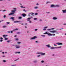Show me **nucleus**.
<instances>
[{
	"label": "nucleus",
	"mask_w": 66,
	"mask_h": 66,
	"mask_svg": "<svg viewBox=\"0 0 66 66\" xmlns=\"http://www.w3.org/2000/svg\"><path fill=\"white\" fill-rule=\"evenodd\" d=\"M50 32H51V33H54L55 32L56 34H59V32L57 31L56 30H53L52 31H50Z\"/></svg>",
	"instance_id": "f257e3e1"
},
{
	"label": "nucleus",
	"mask_w": 66,
	"mask_h": 66,
	"mask_svg": "<svg viewBox=\"0 0 66 66\" xmlns=\"http://www.w3.org/2000/svg\"><path fill=\"white\" fill-rule=\"evenodd\" d=\"M12 12H13L12 13H10L9 15V16H10V15H13L14 14L15 12H16L15 10H13L12 11Z\"/></svg>",
	"instance_id": "f03ea898"
},
{
	"label": "nucleus",
	"mask_w": 66,
	"mask_h": 66,
	"mask_svg": "<svg viewBox=\"0 0 66 66\" xmlns=\"http://www.w3.org/2000/svg\"><path fill=\"white\" fill-rule=\"evenodd\" d=\"M36 54H40L41 55H45L46 54L45 53L43 52H37L36 53Z\"/></svg>",
	"instance_id": "7ed1b4c3"
},
{
	"label": "nucleus",
	"mask_w": 66,
	"mask_h": 66,
	"mask_svg": "<svg viewBox=\"0 0 66 66\" xmlns=\"http://www.w3.org/2000/svg\"><path fill=\"white\" fill-rule=\"evenodd\" d=\"M37 37L36 36H34L33 37L31 38L30 39V40H32L33 39H35L36 38H37Z\"/></svg>",
	"instance_id": "20e7f679"
},
{
	"label": "nucleus",
	"mask_w": 66,
	"mask_h": 66,
	"mask_svg": "<svg viewBox=\"0 0 66 66\" xmlns=\"http://www.w3.org/2000/svg\"><path fill=\"white\" fill-rule=\"evenodd\" d=\"M48 28V26H46L44 27V29H43V31H46L47 29Z\"/></svg>",
	"instance_id": "39448f33"
},
{
	"label": "nucleus",
	"mask_w": 66,
	"mask_h": 66,
	"mask_svg": "<svg viewBox=\"0 0 66 66\" xmlns=\"http://www.w3.org/2000/svg\"><path fill=\"white\" fill-rule=\"evenodd\" d=\"M33 14H34V13L33 12L30 13H29L28 16H30V15L32 16V15H33Z\"/></svg>",
	"instance_id": "423d86ee"
},
{
	"label": "nucleus",
	"mask_w": 66,
	"mask_h": 66,
	"mask_svg": "<svg viewBox=\"0 0 66 66\" xmlns=\"http://www.w3.org/2000/svg\"><path fill=\"white\" fill-rule=\"evenodd\" d=\"M52 19L54 20H56V19H57V18L56 17H54Z\"/></svg>",
	"instance_id": "0eeeda50"
},
{
	"label": "nucleus",
	"mask_w": 66,
	"mask_h": 66,
	"mask_svg": "<svg viewBox=\"0 0 66 66\" xmlns=\"http://www.w3.org/2000/svg\"><path fill=\"white\" fill-rule=\"evenodd\" d=\"M15 18L14 17H12L10 18V19H12V21H14V19Z\"/></svg>",
	"instance_id": "6e6552de"
},
{
	"label": "nucleus",
	"mask_w": 66,
	"mask_h": 66,
	"mask_svg": "<svg viewBox=\"0 0 66 66\" xmlns=\"http://www.w3.org/2000/svg\"><path fill=\"white\" fill-rule=\"evenodd\" d=\"M46 47H48V48H51V47L50 45V44H48L46 45Z\"/></svg>",
	"instance_id": "1a4fd4ad"
},
{
	"label": "nucleus",
	"mask_w": 66,
	"mask_h": 66,
	"mask_svg": "<svg viewBox=\"0 0 66 66\" xmlns=\"http://www.w3.org/2000/svg\"><path fill=\"white\" fill-rule=\"evenodd\" d=\"M15 48L16 49H19L20 48V47L19 46H18L17 45H16L15 46Z\"/></svg>",
	"instance_id": "9d476101"
},
{
	"label": "nucleus",
	"mask_w": 66,
	"mask_h": 66,
	"mask_svg": "<svg viewBox=\"0 0 66 66\" xmlns=\"http://www.w3.org/2000/svg\"><path fill=\"white\" fill-rule=\"evenodd\" d=\"M56 44H57L58 45H63V44H62V43H56Z\"/></svg>",
	"instance_id": "9b49d317"
},
{
	"label": "nucleus",
	"mask_w": 66,
	"mask_h": 66,
	"mask_svg": "<svg viewBox=\"0 0 66 66\" xmlns=\"http://www.w3.org/2000/svg\"><path fill=\"white\" fill-rule=\"evenodd\" d=\"M21 21H15L13 22L14 23H17L18 22H20Z\"/></svg>",
	"instance_id": "f8f14e48"
},
{
	"label": "nucleus",
	"mask_w": 66,
	"mask_h": 66,
	"mask_svg": "<svg viewBox=\"0 0 66 66\" xmlns=\"http://www.w3.org/2000/svg\"><path fill=\"white\" fill-rule=\"evenodd\" d=\"M50 7H55V5L53 4L51 5Z\"/></svg>",
	"instance_id": "ddd939ff"
},
{
	"label": "nucleus",
	"mask_w": 66,
	"mask_h": 66,
	"mask_svg": "<svg viewBox=\"0 0 66 66\" xmlns=\"http://www.w3.org/2000/svg\"><path fill=\"white\" fill-rule=\"evenodd\" d=\"M63 13H66V10H62V11Z\"/></svg>",
	"instance_id": "4468645a"
},
{
	"label": "nucleus",
	"mask_w": 66,
	"mask_h": 66,
	"mask_svg": "<svg viewBox=\"0 0 66 66\" xmlns=\"http://www.w3.org/2000/svg\"><path fill=\"white\" fill-rule=\"evenodd\" d=\"M54 28H52L51 29H47V31H50L51 30H54Z\"/></svg>",
	"instance_id": "2eb2a0df"
},
{
	"label": "nucleus",
	"mask_w": 66,
	"mask_h": 66,
	"mask_svg": "<svg viewBox=\"0 0 66 66\" xmlns=\"http://www.w3.org/2000/svg\"><path fill=\"white\" fill-rule=\"evenodd\" d=\"M33 62L34 63H37V60H35L33 61Z\"/></svg>",
	"instance_id": "dca6fc26"
},
{
	"label": "nucleus",
	"mask_w": 66,
	"mask_h": 66,
	"mask_svg": "<svg viewBox=\"0 0 66 66\" xmlns=\"http://www.w3.org/2000/svg\"><path fill=\"white\" fill-rule=\"evenodd\" d=\"M7 36V35H3V36L4 38H6V36Z\"/></svg>",
	"instance_id": "f3484780"
},
{
	"label": "nucleus",
	"mask_w": 66,
	"mask_h": 66,
	"mask_svg": "<svg viewBox=\"0 0 66 66\" xmlns=\"http://www.w3.org/2000/svg\"><path fill=\"white\" fill-rule=\"evenodd\" d=\"M51 49H56V47H52L50 48Z\"/></svg>",
	"instance_id": "a211bd4d"
},
{
	"label": "nucleus",
	"mask_w": 66,
	"mask_h": 66,
	"mask_svg": "<svg viewBox=\"0 0 66 66\" xmlns=\"http://www.w3.org/2000/svg\"><path fill=\"white\" fill-rule=\"evenodd\" d=\"M22 15L23 17H25L26 16V14L23 13L22 14Z\"/></svg>",
	"instance_id": "6ab92c4d"
},
{
	"label": "nucleus",
	"mask_w": 66,
	"mask_h": 66,
	"mask_svg": "<svg viewBox=\"0 0 66 66\" xmlns=\"http://www.w3.org/2000/svg\"><path fill=\"white\" fill-rule=\"evenodd\" d=\"M15 54H17V53H18V54H20V52H15Z\"/></svg>",
	"instance_id": "aec40b11"
},
{
	"label": "nucleus",
	"mask_w": 66,
	"mask_h": 66,
	"mask_svg": "<svg viewBox=\"0 0 66 66\" xmlns=\"http://www.w3.org/2000/svg\"><path fill=\"white\" fill-rule=\"evenodd\" d=\"M27 20L28 21H30V19L29 18H28L27 19Z\"/></svg>",
	"instance_id": "412c9836"
},
{
	"label": "nucleus",
	"mask_w": 66,
	"mask_h": 66,
	"mask_svg": "<svg viewBox=\"0 0 66 66\" xmlns=\"http://www.w3.org/2000/svg\"><path fill=\"white\" fill-rule=\"evenodd\" d=\"M56 47V49H58L59 48H62V46H60L59 47Z\"/></svg>",
	"instance_id": "4be33fe9"
},
{
	"label": "nucleus",
	"mask_w": 66,
	"mask_h": 66,
	"mask_svg": "<svg viewBox=\"0 0 66 66\" xmlns=\"http://www.w3.org/2000/svg\"><path fill=\"white\" fill-rule=\"evenodd\" d=\"M48 36H52V34L50 33H48Z\"/></svg>",
	"instance_id": "5701e85b"
},
{
	"label": "nucleus",
	"mask_w": 66,
	"mask_h": 66,
	"mask_svg": "<svg viewBox=\"0 0 66 66\" xmlns=\"http://www.w3.org/2000/svg\"><path fill=\"white\" fill-rule=\"evenodd\" d=\"M55 7H60V6L59 5H55Z\"/></svg>",
	"instance_id": "b1692460"
},
{
	"label": "nucleus",
	"mask_w": 66,
	"mask_h": 66,
	"mask_svg": "<svg viewBox=\"0 0 66 66\" xmlns=\"http://www.w3.org/2000/svg\"><path fill=\"white\" fill-rule=\"evenodd\" d=\"M41 36H42V37H46V36L45 35H41Z\"/></svg>",
	"instance_id": "393cba45"
},
{
	"label": "nucleus",
	"mask_w": 66,
	"mask_h": 66,
	"mask_svg": "<svg viewBox=\"0 0 66 66\" xmlns=\"http://www.w3.org/2000/svg\"><path fill=\"white\" fill-rule=\"evenodd\" d=\"M48 3H51L50 2L48 1L46 2V4H48Z\"/></svg>",
	"instance_id": "a878e982"
},
{
	"label": "nucleus",
	"mask_w": 66,
	"mask_h": 66,
	"mask_svg": "<svg viewBox=\"0 0 66 66\" xmlns=\"http://www.w3.org/2000/svg\"><path fill=\"white\" fill-rule=\"evenodd\" d=\"M38 8V7L37 6H36L34 7V9H37Z\"/></svg>",
	"instance_id": "bb28decb"
},
{
	"label": "nucleus",
	"mask_w": 66,
	"mask_h": 66,
	"mask_svg": "<svg viewBox=\"0 0 66 66\" xmlns=\"http://www.w3.org/2000/svg\"><path fill=\"white\" fill-rule=\"evenodd\" d=\"M41 62L42 63H43L45 62V61L44 60H42L41 61Z\"/></svg>",
	"instance_id": "cd10ccee"
},
{
	"label": "nucleus",
	"mask_w": 66,
	"mask_h": 66,
	"mask_svg": "<svg viewBox=\"0 0 66 66\" xmlns=\"http://www.w3.org/2000/svg\"><path fill=\"white\" fill-rule=\"evenodd\" d=\"M37 20V18H34V20Z\"/></svg>",
	"instance_id": "c85d7f7f"
},
{
	"label": "nucleus",
	"mask_w": 66,
	"mask_h": 66,
	"mask_svg": "<svg viewBox=\"0 0 66 66\" xmlns=\"http://www.w3.org/2000/svg\"><path fill=\"white\" fill-rule=\"evenodd\" d=\"M19 60V58H18V59H16L14 61V62H15V61H17V60Z\"/></svg>",
	"instance_id": "c756f323"
},
{
	"label": "nucleus",
	"mask_w": 66,
	"mask_h": 66,
	"mask_svg": "<svg viewBox=\"0 0 66 66\" xmlns=\"http://www.w3.org/2000/svg\"><path fill=\"white\" fill-rule=\"evenodd\" d=\"M22 17L21 16H20L19 17V19H22Z\"/></svg>",
	"instance_id": "7c9ffc66"
},
{
	"label": "nucleus",
	"mask_w": 66,
	"mask_h": 66,
	"mask_svg": "<svg viewBox=\"0 0 66 66\" xmlns=\"http://www.w3.org/2000/svg\"><path fill=\"white\" fill-rule=\"evenodd\" d=\"M17 34H21V32H17L16 33Z\"/></svg>",
	"instance_id": "2f4dec72"
},
{
	"label": "nucleus",
	"mask_w": 66,
	"mask_h": 66,
	"mask_svg": "<svg viewBox=\"0 0 66 66\" xmlns=\"http://www.w3.org/2000/svg\"><path fill=\"white\" fill-rule=\"evenodd\" d=\"M35 43H37V44L38 43V41H35Z\"/></svg>",
	"instance_id": "473e14b6"
},
{
	"label": "nucleus",
	"mask_w": 66,
	"mask_h": 66,
	"mask_svg": "<svg viewBox=\"0 0 66 66\" xmlns=\"http://www.w3.org/2000/svg\"><path fill=\"white\" fill-rule=\"evenodd\" d=\"M3 28H6V26H3Z\"/></svg>",
	"instance_id": "72a5a7b5"
},
{
	"label": "nucleus",
	"mask_w": 66,
	"mask_h": 66,
	"mask_svg": "<svg viewBox=\"0 0 66 66\" xmlns=\"http://www.w3.org/2000/svg\"><path fill=\"white\" fill-rule=\"evenodd\" d=\"M15 30H16V31H17L18 30V28H16L15 29H14L13 30V31H15Z\"/></svg>",
	"instance_id": "f704fd0d"
},
{
	"label": "nucleus",
	"mask_w": 66,
	"mask_h": 66,
	"mask_svg": "<svg viewBox=\"0 0 66 66\" xmlns=\"http://www.w3.org/2000/svg\"><path fill=\"white\" fill-rule=\"evenodd\" d=\"M44 34H47V35H48V33H47V32H45V33H44Z\"/></svg>",
	"instance_id": "c9c22d12"
},
{
	"label": "nucleus",
	"mask_w": 66,
	"mask_h": 66,
	"mask_svg": "<svg viewBox=\"0 0 66 66\" xmlns=\"http://www.w3.org/2000/svg\"><path fill=\"white\" fill-rule=\"evenodd\" d=\"M40 55H38L37 56V57H40Z\"/></svg>",
	"instance_id": "e433bc0d"
},
{
	"label": "nucleus",
	"mask_w": 66,
	"mask_h": 66,
	"mask_svg": "<svg viewBox=\"0 0 66 66\" xmlns=\"http://www.w3.org/2000/svg\"><path fill=\"white\" fill-rule=\"evenodd\" d=\"M21 8H25V7H23V6H21Z\"/></svg>",
	"instance_id": "4c0bfd02"
},
{
	"label": "nucleus",
	"mask_w": 66,
	"mask_h": 66,
	"mask_svg": "<svg viewBox=\"0 0 66 66\" xmlns=\"http://www.w3.org/2000/svg\"><path fill=\"white\" fill-rule=\"evenodd\" d=\"M8 39V38H5V40H7Z\"/></svg>",
	"instance_id": "58836bf2"
},
{
	"label": "nucleus",
	"mask_w": 66,
	"mask_h": 66,
	"mask_svg": "<svg viewBox=\"0 0 66 66\" xmlns=\"http://www.w3.org/2000/svg\"><path fill=\"white\" fill-rule=\"evenodd\" d=\"M19 40V39L18 38H16L15 39V40Z\"/></svg>",
	"instance_id": "ea45409f"
},
{
	"label": "nucleus",
	"mask_w": 66,
	"mask_h": 66,
	"mask_svg": "<svg viewBox=\"0 0 66 66\" xmlns=\"http://www.w3.org/2000/svg\"><path fill=\"white\" fill-rule=\"evenodd\" d=\"M3 62H4V63H5V62H6V61L5 60H3Z\"/></svg>",
	"instance_id": "a19ab883"
},
{
	"label": "nucleus",
	"mask_w": 66,
	"mask_h": 66,
	"mask_svg": "<svg viewBox=\"0 0 66 66\" xmlns=\"http://www.w3.org/2000/svg\"><path fill=\"white\" fill-rule=\"evenodd\" d=\"M17 43L18 44H21V42H19Z\"/></svg>",
	"instance_id": "79ce46f5"
},
{
	"label": "nucleus",
	"mask_w": 66,
	"mask_h": 66,
	"mask_svg": "<svg viewBox=\"0 0 66 66\" xmlns=\"http://www.w3.org/2000/svg\"><path fill=\"white\" fill-rule=\"evenodd\" d=\"M10 40H7V42L8 43H10Z\"/></svg>",
	"instance_id": "37998d69"
},
{
	"label": "nucleus",
	"mask_w": 66,
	"mask_h": 66,
	"mask_svg": "<svg viewBox=\"0 0 66 66\" xmlns=\"http://www.w3.org/2000/svg\"><path fill=\"white\" fill-rule=\"evenodd\" d=\"M6 23H7V24H10V22H6Z\"/></svg>",
	"instance_id": "c03bdc74"
},
{
	"label": "nucleus",
	"mask_w": 66,
	"mask_h": 66,
	"mask_svg": "<svg viewBox=\"0 0 66 66\" xmlns=\"http://www.w3.org/2000/svg\"><path fill=\"white\" fill-rule=\"evenodd\" d=\"M37 30H38V29H35V31H37Z\"/></svg>",
	"instance_id": "a18cd8bd"
},
{
	"label": "nucleus",
	"mask_w": 66,
	"mask_h": 66,
	"mask_svg": "<svg viewBox=\"0 0 66 66\" xmlns=\"http://www.w3.org/2000/svg\"><path fill=\"white\" fill-rule=\"evenodd\" d=\"M35 15H37L38 13H36L35 14Z\"/></svg>",
	"instance_id": "49530a36"
},
{
	"label": "nucleus",
	"mask_w": 66,
	"mask_h": 66,
	"mask_svg": "<svg viewBox=\"0 0 66 66\" xmlns=\"http://www.w3.org/2000/svg\"><path fill=\"white\" fill-rule=\"evenodd\" d=\"M19 23V24H21V25H23V23Z\"/></svg>",
	"instance_id": "de8ad7c7"
},
{
	"label": "nucleus",
	"mask_w": 66,
	"mask_h": 66,
	"mask_svg": "<svg viewBox=\"0 0 66 66\" xmlns=\"http://www.w3.org/2000/svg\"><path fill=\"white\" fill-rule=\"evenodd\" d=\"M13 31H10V32L11 33H13Z\"/></svg>",
	"instance_id": "09e8293b"
},
{
	"label": "nucleus",
	"mask_w": 66,
	"mask_h": 66,
	"mask_svg": "<svg viewBox=\"0 0 66 66\" xmlns=\"http://www.w3.org/2000/svg\"><path fill=\"white\" fill-rule=\"evenodd\" d=\"M43 21V20L42 19H40L39 20V21L40 22V21Z\"/></svg>",
	"instance_id": "8fccbe9b"
},
{
	"label": "nucleus",
	"mask_w": 66,
	"mask_h": 66,
	"mask_svg": "<svg viewBox=\"0 0 66 66\" xmlns=\"http://www.w3.org/2000/svg\"><path fill=\"white\" fill-rule=\"evenodd\" d=\"M3 17L4 18H5V17H6V15H4L3 16Z\"/></svg>",
	"instance_id": "3c124183"
},
{
	"label": "nucleus",
	"mask_w": 66,
	"mask_h": 66,
	"mask_svg": "<svg viewBox=\"0 0 66 66\" xmlns=\"http://www.w3.org/2000/svg\"><path fill=\"white\" fill-rule=\"evenodd\" d=\"M2 41H3V40H2V39H1V40H0V42H2Z\"/></svg>",
	"instance_id": "603ef678"
},
{
	"label": "nucleus",
	"mask_w": 66,
	"mask_h": 66,
	"mask_svg": "<svg viewBox=\"0 0 66 66\" xmlns=\"http://www.w3.org/2000/svg\"><path fill=\"white\" fill-rule=\"evenodd\" d=\"M29 18L30 19H31V18H33V17L32 16H31L30 17V18Z\"/></svg>",
	"instance_id": "864d4df0"
},
{
	"label": "nucleus",
	"mask_w": 66,
	"mask_h": 66,
	"mask_svg": "<svg viewBox=\"0 0 66 66\" xmlns=\"http://www.w3.org/2000/svg\"><path fill=\"white\" fill-rule=\"evenodd\" d=\"M2 57H5V55H3L2 56Z\"/></svg>",
	"instance_id": "5fc2aeb1"
},
{
	"label": "nucleus",
	"mask_w": 66,
	"mask_h": 66,
	"mask_svg": "<svg viewBox=\"0 0 66 66\" xmlns=\"http://www.w3.org/2000/svg\"><path fill=\"white\" fill-rule=\"evenodd\" d=\"M47 14H50V12H46Z\"/></svg>",
	"instance_id": "6e6d98bb"
},
{
	"label": "nucleus",
	"mask_w": 66,
	"mask_h": 66,
	"mask_svg": "<svg viewBox=\"0 0 66 66\" xmlns=\"http://www.w3.org/2000/svg\"><path fill=\"white\" fill-rule=\"evenodd\" d=\"M55 34H52V36H55Z\"/></svg>",
	"instance_id": "4d7b16f0"
},
{
	"label": "nucleus",
	"mask_w": 66,
	"mask_h": 66,
	"mask_svg": "<svg viewBox=\"0 0 66 66\" xmlns=\"http://www.w3.org/2000/svg\"><path fill=\"white\" fill-rule=\"evenodd\" d=\"M52 55L53 56H55V55L54 54H52Z\"/></svg>",
	"instance_id": "13d9d810"
},
{
	"label": "nucleus",
	"mask_w": 66,
	"mask_h": 66,
	"mask_svg": "<svg viewBox=\"0 0 66 66\" xmlns=\"http://www.w3.org/2000/svg\"><path fill=\"white\" fill-rule=\"evenodd\" d=\"M16 66V65H11V66Z\"/></svg>",
	"instance_id": "bf43d9fd"
},
{
	"label": "nucleus",
	"mask_w": 66,
	"mask_h": 66,
	"mask_svg": "<svg viewBox=\"0 0 66 66\" xmlns=\"http://www.w3.org/2000/svg\"><path fill=\"white\" fill-rule=\"evenodd\" d=\"M1 39H3V38H2V37H1L0 38Z\"/></svg>",
	"instance_id": "052dcab7"
},
{
	"label": "nucleus",
	"mask_w": 66,
	"mask_h": 66,
	"mask_svg": "<svg viewBox=\"0 0 66 66\" xmlns=\"http://www.w3.org/2000/svg\"><path fill=\"white\" fill-rule=\"evenodd\" d=\"M23 11H24V12H27L26 11L25 9H24L23 10Z\"/></svg>",
	"instance_id": "680f3d73"
},
{
	"label": "nucleus",
	"mask_w": 66,
	"mask_h": 66,
	"mask_svg": "<svg viewBox=\"0 0 66 66\" xmlns=\"http://www.w3.org/2000/svg\"><path fill=\"white\" fill-rule=\"evenodd\" d=\"M14 37H17V35H15L14 36Z\"/></svg>",
	"instance_id": "e2e57ef3"
},
{
	"label": "nucleus",
	"mask_w": 66,
	"mask_h": 66,
	"mask_svg": "<svg viewBox=\"0 0 66 66\" xmlns=\"http://www.w3.org/2000/svg\"><path fill=\"white\" fill-rule=\"evenodd\" d=\"M13 10H16V8H13Z\"/></svg>",
	"instance_id": "0e129e2a"
},
{
	"label": "nucleus",
	"mask_w": 66,
	"mask_h": 66,
	"mask_svg": "<svg viewBox=\"0 0 66 66\" xmlns=\"http://www.w3.org/2000/svg\"><path fill=\"white\" fill-rule=\"evenodd\" d=\"M29 23H32V22L31 21H29Z\"/></svg>",
	"instance_id": "69168bd1"
},
{
	"label": "nucleus",
	"mask_w": 66,
	"mask_h": 66,
	"mask_svg": "<svg viewBox=\"0 0 66 66\" xmlns=\"http://www.w3.org/2000/svg\"><path fill=\"white\" fill-rule=\"evenodd\" d=\"M39 5V4L38 3H37L36 4V5Z\"/></svg>",
	"instance_id": "338daca9"
},
{
	"label": "nucleus",
	"mask_w": 66,
	"mask_h": 66,
	"mask_svg": "<svg viewBox=\"0 0 66 66\" xmlns=\"http://www.w3.org/2000/svg\"><path fill=\"white\" fill-rule=\"evenodd\" d=\"M3 12H5V11H6V10H4L2 11Z\"/></svg>",
	"instance_id": "774afa93"
}]
</instances>
